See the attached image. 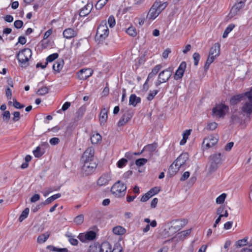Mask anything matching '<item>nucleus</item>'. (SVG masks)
Instances as JSON below:
<instances>
[{
	"mask_svg": "<svg viewBox=\"0 0 252 252\" xmlns=\"http://www.w3.org/2000/svg\"><path fill=\"white\" fill-rule=\"evenodd\" d=\"M132 117L130 114L127 113L124 114L120 119L118 123V126H122L126 124Z\"/></svg>",
	"mask_w": 252,
	"mask_h": 252,
	"instance_id": "21",
	"label": "nucleus"
},
{
	"mask_svg": "<svg viewBox=\"0 0 252 252\" xmlns=\"http://www.w3.org/2000/svg\"><path fill=\"white\" fill-rule=\"evenodd\" d=\"M109 32L106 21L103 20L97 28L95 38L100 41H102L108 36Z\"/></svg>",
	"mask_w": 252,
	"mask_h": 252,
	"instance_id": "5",
	"label": "nucleus"
},
{
	"mask_svg": "<svg viewBox=\"0 0 252 252\" xmlns=\"http://www.w3.org/2000/svg\"><path fill=\"white\" fill-rule=\"evenodd\" d=\"M50 233L47 232L44 234L39 235L37 241L39 244H42L44 243L49 237Z\"/></svg>",
	"mask_w": 252,
	"mask_h": 252,
	"instance_id": "28",
	"label": "nucleus"
},
{
	"mask_svg": "<svg viewBox=\"0 0 252 252\" xmlns=\"http://www.w3.org/2000/svg\"><path fill=\"white\" fill-rule=\"evenodd\" d=\"M10 118V113L9 111H5L3 113V119L4 121H8Z\"/></svg>",
	"mask_w": 252,
	"mask_h": 252,
	"instance_id": "57",
	"label": "nucleus"
},
{
	"mask_svg": "<svg viewBox=\"0 0 252 252\" xmlns=\"http://www.w3.org/2000/svg\"><path fill=\"white\" fill-rule=\"evenodd\" d=\"M147 161V159L144 158H139L136 160L135 164L137 166L144 165Z\"/></svg>",
	"mask_w": 252,
	"mask_h": 252,
	"instance_id": "47",
	"label": "nucleus"
},
{
	"mask_svg": "<svg viewBox=\"0 0 252 252\" xmlns=\"http://www.w3.org/2000/svg\"><path fill=\"white\" fill-rule=\"evenodd\" d=\"M245 6V3L243 1H240L236 3L231 8L229 13V15L231 17H233L236 15L238 11H240Z\"/></svg>",
	"mask_w": 252,
	"mask_h": 252,
	"instance_id": "14",
	"label": "nucleus"
},
{
	"mask_svg": "<svg viewBox=\"0 0 252 252\" xmlns=\"http://www.w3.org/2000/svg\"><path fill=\"white\" fill-rule=\"evenodd\" d=\"M228 110L229 107L228 106L221 103L213 108L212 113L214 116L218 118H224L226 114V112H228Z\"/></svg>",
	"mask_w": 252,
	"mask_h": 252,
	"instance_id": "7",
	"label": "nucleus"
},
{
	"mask_svg": "<svg viewBox=\"0 0 252 252\" xmlns=\"http://www.w3.org/2000/svg\"><path fill=\"white\" fill-rule=\"evenodd\" d=\"M65 236L68 238V241L73 246H77L78 243V240L74 238L71 233L67 232Z\"/></svg>",
	"mask_w": 252,
	"mask_h": 252,
	"instance_id": "29",
	"label": "nucleus"
},
{
	"mask_svg": "<svg viewBox=\"0 0 252 252\" xmlns=\"http://www.w3.org/2000/svg\"><path fill=\"white\" fill-rule=\"evenodd\" d=\"M93 74V71L90 69L83 68L78 73V77L80 80H86Z\"/></svg>",
	"mask_w": 252,
	"mask_h": 252,
	"instance_id": "13",
	"label": "nucleus"
},
{
	"mask_svg": "<svg viewBox=\"0 0 252 252\" xmlns=\"http://www.w3.org/2000/svg\"><path fill=\"white\" fill-rule=\"evenodd\" d=\"M141 102V98L138 97L135 94H132L130 95L129 99V105L135 107L138 103Z\"/></svg>",
	"mask_w": 252,
	"mask_h": 252,
	"instance_id": "22",
	"label": "nucleus"
},
{
	"mask_svg": "<svg viewBox=\"0 0 252 252\" xmlns=\"http://www.w3.org/2000/svg\"><path fill=\"white\" fill-rule=\"evenodd\" d=\"M187 66V63L185 62H182L179 66L178 67L177 70L176 71L174 75V78L176 80H179L181 79L186 69Z\"/></svg>",
	"mask_w": 252,
	"mask_h": 252,
	"instance_id": "9",
	"label": "nucleus"
},
{
	"mask_svg": "<svg viewBox=\"0 0 252 252\" xmlns=\"http://www.w3.org/2000/svg\"><path fill=\"white\" fill-rule=\"evenodd\" d=\"M85 111H86V107H85L81 106V107H80L75 113V116L74 117V121H78L79 120H80L83 117Z\"/></svg>",
	"mask_w": 252,
	"mask_h": 252,
	"instance_id": "24",
	"label": "nucleus"
},
{
	"mask_svg": "<svg viewBox=\"0 0 252 252\" xmlns=\"http://www.w3.org/2000/svg\"><path fill=\"white\" fill-rule=\"evenodd\" d=\"M153 4L154 7H156V8H157L158 11L160 13L167 6V3L166 2H161L159 1H156Z\"/></svg>",
	"mask_w": 252,
	"mask_h": 252,
	"instance_id": "27",
	"label": "nucleus"
},
{
	"mask_svg": "<svg viewBox=\"0 0 252 252\" xmlns=\"http://www.w3.org/2000/svg\"><path fill=\"white\" fill-rule=\"evenodd\" d=\"M244 95L243 94H239L233 95L230 100V103L232 105H235L238 104L241 100Z\"/></svg>",
	"mask_w": 252,
	"mask_h": 252,
	"instance_id": "26",
	"label": "nucleus"
},
{
	"mask_svg": "<svg viewBox=\"0 0 252 252\" xmlns=\"http://www.w3.org/2000/svg\"><path fill=\"white\" fill-rule=\"evenodd\" d=\"M13 105L15 108L22 109L25 107V106L24 105L21 104L20 103L18 102L16 99L13 98Z\"/></svg>",
	"mask_w": 252,
	"mask_h": 252,
	"instance_id": "52",
	"label": "nucleus"
},
{
	"mask_svg": "<svg viewBox=\"0 0 252 252\" xmlns=\"http://www.w3.org/2000/svg\"><path fill=\"white\" fill-rule=\"evenodd\" d=\"M111 180V177L110 173H105L102 174L98 179L97 184L98 186H105L108 184Z\"/></svg>",
	"mask_w": 252,
	"mask_h": 252,
	"instance_id": "11",
	"label": "nucleus"
},
{
	"mask_svg": "<svg viewBox=\"0 0 252 252\" xmlns=\"http://www.w3.org/2000/svg\"><path fill=\"white\" fill-rule=\"evenodd\" d=\"M248 237L244 238L243 239L239 240L236 242V246L237 247H242L246 246L247 243Z\"/></svg>",
	"mask_w": 252,
	"mask_h": 252,
	"instance_id": "40",
	"label": "nucleus"
},
{
	"mask_svg": "<svg viewBox=\"0 0 252 252\" xmlns=\"http://www.w3.org/2000/svg\"><path fill=\"white\" fill-rule=\"evenodd\" d=\"M159 92V91L158 90H154L153 91H150V93L148 95L147 97V99L148 101H151L153 99L154 97Z\"/></svg>",
	"mask_w": 252,
	"mask_h": 252,
	"instance_id": "43",
	"label": "nucleus"
},
{
	"mask_svg": "<svg viewBox=\"0 0 252 252\" xmlns=\"http://www.w3.org/2000/svg\"><path fill=\"white\" fill-rule=\"evenodd\" d=\"M226 197V194L224 193H222L216 199V203L218 204H222L224 202L225 199Z\"/></svg>",
	"mask_w": 252,
	"mask_h": 252,
	"instance_id": "46",
	"label": "nucleus"
},
{
	"mask_svg": "<svg viewBox=\"0 0 252 252\" xmlns=\"http://www.w3.org/2000/svg\"><path fill=\"white\" fill-rule=\"evenodd\" d=\"M220 54V45L215 43L210 49L209 55L214 57H218Z\"/></svg>",
	"mask_w": 252,
	"mask_h": 252,
	"instance_id": "18",
	"label": "nucleus"
},
{
	"mask_svg": "<svg viewBox=\"0 0 252 252\" xmlns=\"http://www.w3.org/2000/svg\"><path fill=\"white\" fill-rule=\"evenodd\" d=\"M159 189H158L157 187H155L152 188L150 190H149L148 192L151 194L152 196L153 195L158 193V192L159 191Z\"/></svg>",
	"mask_w": 252,
	"mask_h": 252,
	"instance_id": "55",
	"label": "nucleus"
},
{
	"mask_svg": "<svg viewBox=\"0 0 252 252\" xmlns=\"http://www.w3.org/2000/svg\"><path fill=\"white\" fill-rule=\"evenodd\" d=\"M101 140V136L98 133L93 134L91 137V141L92 144H96Z\"/></svg>",
	"mask_w": 252,
	"mask_h": 252,
	"instance_id": "31",
	"label": "nucleus"
},
{
	"mask_svg": "<svg viewBox=\"0 0 252 252\" xmlns=\"http://www.w3.org/2000/svg\"><path fill=\"white\" fill-rule=\"evenodd\" d=\"M188 159V154L187 153H184L181 154L174 162L175 164V166H178L180 168L186 163Z\"/></svg>",
	"mask_w": 252,
	"mask_h": 252,
	"instance_id": "10",
	"label": "nucleus"
},
{
	"mask_svg": "<svg viewBox=\"0 0 252 252\" xmlns=\"http://www.w3.org/2000/svg\"><path fill=\"white\" fill-rule=\"evenodd\" d=\"M191 232V229L184 230L181 231L179 234H180V237L181 239H184L187 236L190 234Z\"/></svg>",
	"mask_w": 252,
	"mask_h": 252,
	"instance_id": "48",
	"label": "nucleus"
},
{
	"mask_svg": "<svg viewBox=\"0 0 252 252\" xmlns=\"http://www.w3.org/2000/svg\"><path fill=\"white\" fill-rule=\"evenodd\" d=\"M111 252H123V249L120 246H115L113 250H111Z\"/></svg>",
	"mask_w": 252,
	"mask_h": 252,
	"instance_id": "64",
	"label": "nucleus"
},
{
	"mask_svg": "<svg viewBox=\"0 0 252 252\" xmlns=\"http://www.w3.org/2000/svg\"><path fill=\"white\" fill-rule=\"evenodd\" d=\"M218 126V124L215 122L210 123L208 124L207 128L208 129L213 130H215Z\"/></svg>",
	"mask_w": 252,
	"mask_h": 252,
	"instance_id": "53",
	"label": "nucleus"
},
{
	"mask_svg": "<svg viewBox=\"0 0 252 252\" xmlns=\"http://www.w3.org/2000/svg\"><path fill=\"white\" fill-rule=\"evenodd\" d=\"M40 196L38 194H35L31 198V202H35L40 199Z\"/></svg>",
	"mask_w": 252,
	"mask_h": 252,
	"instance_id": "63",
	"label": "nucleus"
},
{
	"mask_svg": "<svg viewBox=\"0 0 252 252\" xmlns=\"http://www.w3.org/2000/svg\"><path fill=\"white\" fill-rule=\"evenodd\" d=\"M161 67H162V66L161 64H158V65H156L154 67V68H153L152 72L155 75H156L158 72V71L160 70V69L161 68Z\"/></svg>",
	"mask_w": 252,
	"mask_h": 252,
	"instance_id": "59",
	"label": "nucleus"
},
{
	"mask_svg": "<svg viewBox=\"0 0 252 252\" xmlns=\"http://www.w3.org/2000/svg\"><path fill=\"white\" fill-rule=\"evenodd\" d=\"M87 240L92 241L96 237V233L93 231H90L86 233Z\"/></svg>",
	"mask_w": 252,
	"mask_h": 252,
	"instance_id": "38",
	"label": "nucleus"
},
{
	"mask_svg": "<svg viewBox=\"0 0 252 252\" xmlns=\"http://www.w3.org/2000/svg\"><path fill=\"white\" fill-rule=\"evenodd\" d=\"M152 197L151 194L147 192L142 196L140 201L141 202H146Z\"/></svg>",
	"mask_w": 252,
	"mask_h": 252,
	"instance_id": "54",
	"label": "nucleus"
},
{
	"mask_svg": "<svg viewBox=\"0 0 252 252\" xmlns=\"http://www.w3.org/2000/svg\"><path fill=\"white\" fill-rule=\"evenodd\" d=\"M109 0H99L95 4L97 9H101L108 2Z\"/></svg>",
	"mask_w": 252,
	"mask_h": 252,
	"instance_id": "41",
	"label": "nucleus"
},
{
	"mask_svg": "<svg viewBox=\"0 0 252 252\" xmlns=\"http://www.w3.org/2000/svg\"><path fill=\"white\" fill-rule=\"evenodd\" d=\"M59 142L60 139L57 137L52 138L49 141L50 144L52 145H57L58 144H59Z\"/></svg>",
	"mask_w": 252,
	"mask_h": 252,
	"instance_id": "61",
	"label": "nucleus"
},
{
	"mask_svg": "<svg viewBox=\"0 0 252 252\" xmlns=\"http://www.w3.org/2000/svg\"><path fill=\"white\" fill-rule=\"evenodd\" d=\"M217 142V138L213 135H210L204 139L203 144L205 145L207 148H209L214 146Z\"/></svg>",
	"mask_w": 252,
	"mask_h": 252,
	"instance_id": "12",
	"label": "nucleus"
},
{
	"mask_svg": "<svg viewBox=\"0 0 252 252\" xmlns=\"http://www.w3.org/2000/svg\"><path fill=\"white\" fill-rule=\"evenodd\" d=\"M44 153V150H41V146L36 147V149L33 151V155L35 158L41 157Z\"/></svg>",
	"mask_w": 252,
	"mask_h": 252,
	"instance_id": "32",
	"label": "nucleus"
},
{
	"mask_svg": "<svg viewBox=\"0 0 252 252\" xmlns=\"http://www.w3.org/2000/svg\"><path fill=\"white\" fill-rule=\"evenodd\" d=\"M32 55V50L29 48H25L16 54V58L19 62L21 63V66L26 67L28 65L29 63L28 62L31 58Z\"/></svg>",
	"mask_w": 252,
	"mask_h": 252,
	"instance_id": "3",
	"label": "nucleus"
},
{
	"mask_svg": "<svg viewBox=\"0 0 252 252\" xmlns=\"http://www.w3.org/2000/svg\"><path fill=\"white\" fill-rule=\"evenodd\" d=\"M235 27V25L234 24H231L228 25V26L225 29L223 35V38H225L227 36L228 34Z\"/></svg>",
	"mask_w": 252,
	"mask_h": 252,
	"instance_id": "36",
	"label": "nucleus"
},
{
	"mask_svg": "<svg viewBox=\"0 0 252 252\" xmlns=\"http://www.w3.org/2000/svg\"><path fill=\"white\" fill-rule=\"evenodd\" d=\"M221 163V154L220 153L214 154L210 156L206 166L207 175H210L216 172Z\"/></svg>",
	"mask_w": 252,
	"mask_h": 252,
	"instance_id": "2",
	"label": "nucleus"
},
{
	"mask_svg": "<svg viewBox=\"0 0 252 252\" xmlns=\"http://www.w3.org/2000/svg\"><path fill=\"white\" fill-rule=\"evenodd\" d=\"M61 196V193H57L56 194H54L52 195V196L48 198L45 200V203H47L48 204H50L52 201L56 200V199L60 198Z\"/></svg>",
	"mask_w": 252,
	"mask_h": 252,
	"instance_id": "39",
	"label": "nucleus"
},
{
	"mask_svg": "<svg viewBox=\"0 0 252 252\" xmlns=\"http://www.w3.org/2000/svg\"><path fill=\"white\" fill-rule=\"evenodd\" d=\"M94 150L92 147H88L84 152L81 158L83 164L81 168L83 176L90 175L95 171L97 164L94 161Z\"/></svg>",
	"mask_w": 252,
	"mask_h": 252,
	"instance_id": "1",
	"label": "nucleus"
},
{
	"mask_svg": "<svg viewBox=\"0 0 252 252\" xmlns=\"http://www.w3.org/2000/svg\"><path fill=\"white\" fill-rule=\"evenodd\" d=\"M108 23L110 28H113L115 25V19L113 15L110 16L108 18Z\"/></svg>",
	"mask_w": 252,
	"mask_h": 252,
	"instance_id": "50",
	"label": "nucleus"
},
{
	"mask_svg": "<svg viewBox=\"0 0 252 252\" xmlns=\"http://www.w3.org/2000/svg\"><path fill=\"white\" fill-rule=\"evenodd\" d=\"M64 62L62 59H58L53 64V69L55 71L59 72L63 68Z\"/></svg>",
	"mask_w": 252,
	"mask_h": 252,
	"instance_id": "20",
	"label": "nucleus"
},
{
	"mask_svg": "<svg viewBox=\"0 0 252 252\" xmlns=\"http://www.w3.org/2000/svg\"><path fill=\"white\" fill-rule=\"evenodd\" d=\"M108 110L106 108H103L99 114V122L101 125H104L108 118Z\"/></svg>",
	"mask_w": 252,
	"mask_h": 252,
	"instance_id": "17",
	"label": "nucleus"
},
{
	"mask_svg": "<svg viewBox=\"0 0 252 252\" xmlns=\"http://www.w3.org/2000/svg\"><path fill=\"white\" fill-rule=\"evenodd\" d=\"M59 57V54L58 53H54L52 54L49 56H48L46 58V63H48L49 62H52L57 59Z\"/></svg>",
	"mask_w": 252,
	"mask_h": 252,
	"instance_id": "45",
	"label": "nucleus"
},
{
	"mask_svg": "<svg viewBox=\"0 0 252 252\" xmlns=\"http://www.w3.org/2000/svg\"><path fill=\"white\" fill-rule=\"evenodd\" d=\"M190 175V173L189 171H186L184 172L182 177L180 178L181 181H184L186 180Z\"/></svg>",
	"mask_w": 252,
	"mask_h": 252,
	"instance_id": "62",
	"label": "nucleus"
},
{
	"mask_svg": "<svg viewBox=\"0 0 252 252\" xmlns=\"http://www.w3.org/2000/svg\"><path fill=\"white\" fill-rule=\"evenodd\" d=\"M173 69L172 67H168L158 74V79H161L162 82H166L169 80L172 74Z\"/></svg>",
	"mask_w": 252,
	"mask_h": 252,
	"instance_id": "8",
	"label": "nucleus"
},
{
	"mask_svg": "<svg viewBox=\"0 0 252 252\" xmlns=\"http://www.w3.org/2000/svg\"><path fill=\"white\" fill-rule=\"evenodd\" d=\"M29 208H25L23 212H22L21 215L19 218V220L20 222H22L23 220H24L26 218H27L28 214L29 213Z\"/></svg>",
	"mask_w": 252,
	"mask_h": 252,
	"instance_id": "35",
	"label": "nucleus"
},
{
	"mask_svg": "<svg viewBox=\"0 0 252 252\" xmlns=\"http://www.w3.org/2000/svg\"><path fill=\"white\" fill-rule=\"evenodd\" d=\"M13 121L14 122H17L20 119V112H18V111H16V112H14L13 113Z\"/></svg>",
	"mask_w": 252,
	"mask_h": 252,
	"instance_id": "60",
	"label": "nucleus"
},
{
	"mask_svg": "<svg viewBox=\"0 0 252 252\" xmlns=\"http://www.w3.org/2000/svg\"><path fill=\"white\" fill-rule=\"evenodd\" d=\"M48 92L49 88L47 87H44L39 89L36 92V94L39 95H43L48 94Z\"/></svg>",
	"mask_w": 252,
	"mask_h": 252,
	"instance_id": "37",
	"label": "nucleus"
},
{
	"mask_svg": "<svg viewBox=\"0 0 252 252\" xmlns=\"http://www.w3.org/2000/svg\"><path fill=\"white\" fill-rule=\"evenodd\" d=\"M180 167L178 166H175V164L173 162L169 166L168 171V174L170 177L174 176L179 170Z\"/></svg>",
	"mask_w": 252,
	"mask_h": 252,
	"instance_id": "23",
	"label": "nucleus"
},
{
	"mask_svg": "<svg viewBox=\"0 0 252 252\" xmlns=\"http://www.w3.org/2000/svg\"><path fill=\"white\" fill-rule=\"evenodd\" d=\"M160 13L158 11L157 8L156 7H154V4L150 9L149 12L148 13L146 18L148 20H154L157 18Z\"/></svg>",
	"mask_w": 252,
	"mask_h": 252,
	"instance_id": "15",
	"label": "nucleus"
},
{
	"mask_svg": "<svg viewBox=\"0 0 252 252\" xmlns=\"http://www.w3.org/2000/svg\"><path fill=\"white\" fill-rule=\"evenodd\" d=\"M240 121L239 117L237 115L233 114L230 118V120L229 121L230 125H234L235 124L239 122Z\"/></svg>",
	"mask_w": 252,
	"mask_h": 252,
	"instance_id": "44",
	"label": "nucleus"
},
{
	"mask_svg": "<svg viewBox=\"0 0 252 252\" xmlns=\"http://www.w3.org/2000/svg\"><path fill=\"white\" fill-rule=\"evenodd\" d=\"M126 185L119 181L111 188V192L117 197L123 196L126 194Z\"/></svg>",
	"mask_w": 252,
	"mask_h": 252,
	"instance_id": "6",
	"label": "nucleus"
},
{
	"mask_svg": "<svg viewBox=\"0 0 252 252\" xmlns=\"http://www.w3.org/2000/svg\"><path fill=\"white\" fill-rule=\"evenodd\" d=\"M157 146L154 144H150L145 147L146 150H148L150 152H153L156 150Z\"/></svg>",
	"mask_w": 252,
	"mask_h": 252,
	"instance_id": "58",
	"label": "nucleus"
},
{
	"mask_svg": "<svg viewBox=\"0 0 252 252\" xmlns=\"http://www.w3.org/2000/svg\"><path fill=\"white\" fill-rule=\"evenodd\" d=\"M188 220L187 219L176 220V223H180V225H177V230H180L188 223Z\"/></svg>",
	"mask_w": 252,
	"mask_h": 252,
	"instance_id": "34",
	"label": "nucleus"
},
{
	"mask_svg": "<svg viewBox=\"0 0 252 252\" xmlns=\"http://www.w3.org/2000/svg\"><path fill=\"white\" fill-rule=\"evenodd\" d=\"M245 95L247 97L248 100L243 104L241 108V113L244 116L250 117L252 114V90L245 93Z\"/></svg>",
	"mask_w": 252,
	"mask_h": 252,
	"instance_id": "4",
	"label": "nucleus"
},
{
	"mask_svg": "<svg viewBox=\"0 0 252 252\" xmlns=\"http://www.w3.org/2000/svg\"><path fill=\"white\" fill-rule=\"evenodd\" d=\"M84 221V216L83 215H79L74 218V222L77 225L81 224Z\"/></svg>",
	"mask_w": 252,
	"mask_h": 252,
	"instance_id": "42",
	"label": "nucleus"
},
{
	"mask_svg": "<svg viewBox=\"0 0 252 252\" xmlns=\"http://www.w3.org/2000/svg\"><path fill=\"white\" fill-rule=\"evenodd\" d=\"M77 34V32L72 28L66 29L63 32V35L64 37L66 39H70L72 37H75Z\"/></svg>",
	"mask_w": 252,
	"mask_h": 252,
	"instance_id": "19",
	"label": "nucleus"
},
{
	"mask_svg": "<svg viewBox=\"0 0 252 252\" xmlns=\"http://www.w3.org/2000/svg\"><path fill=\"white\" fill-rule=\"evenodd\" d=\"M200 55L199 53L195 52L193 55V58L194 60V64L196 66L198 64V62L200 60Z\"/></svg>",
	"mask_w": 252,
	"mask_h": 252,
	"instance_id": "51",
	"label": "nucleus"
},
{
	"mask_svg": "<svg viewBox=\"0 0 252 252\" xmlns=\"http://www.w3.org/2000/svg\"><path fill=\"white\" fill-rule=\"evenodd\" d=\"M126 32L130 36L132 37H135L137 35L136 29L133 26H130L126 30Z\"/></svg>",
	"mask_w": 252,
	"mask_h": 252,
	"instance_id": "33",
	"label": "nucleus"
},
{
	"mask_svg": "<svg viewBox=\"0 0 252 252\" xmlns=\"http://www.w3.org/2000/svg\"><path fill=\"white\" fill-rule=\"evenodd\" d=\"M126 230V229L121 226H117L114 227L113 229V232L118 235H122L125 234Z\"/></svg>",
	"mask_w": 252,
	"mask_h": 252,
	"instance_id": "30",
	"label": "nucleus"
},
{
	"mask_svg": "<svg viewBox=\"0 0 252 252\" xmlns=\"http://www.w3.org/2000/svg\"><path fill=\"white\" fill-rule=\"evenodd\" d=\"M93 8V4L88 3L85 6L82 8L79 12L80 17H85L88 15Z\"/></svg>",
	"mask_w": 252,
	"mask_h": 252,
	"instance_id": "16",
	"label": "nucleus"
},
{
	"mask_svg": "<svg viewBox=\"0 0 252 252\" xmlns=\"http://www.w3.org/2000/svg\"><path fill=\"white\" fill-rule=\"evenodd\" d=\"M111 245L108 242H105L102 243L99 249V252H111Z\"/></svg>",
	"mask_w": 252,
	"mask_h": 252,
	"instance_id": "25",
	"label": "nucleus"
},
{
	"mask_svg": "<svg viewBox=\"0 0 252 252\" xmlns=\"http://www.w3.org/2000/svg\"><path fill=\"white\" fill-rule=\"evenodd\" d=\"M23 25V22L21 20H16L14 23V26L16 29H20Z\"/></svg>",
	"mask_w": 252,
	"mask_h": 252,
	"instance_id": "56",
	"label": "nucleus"
},
{
	"mask_svg": "<svg viewBox=\"0 0 252 252\" xmlns=\"http://www.w3.org/2000/svg\"><path fill=\"white\" fill-rule=\"evenodd\" d=\"M127 162V160L126 158H123L120 159L117 162V166L119 168L124 167L126 163Z\"/></svg>",
	"mask_w": 252,
	"mask_h": 252,
	"instance_id": "49",
	"label": "nucleus"
}]
</instances>
